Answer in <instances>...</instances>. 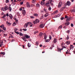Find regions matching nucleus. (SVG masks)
I'll return each instance as SVG.
<instances>
[{"label":"nucleus","instance_id":"obj_1","mask_svg":"<svg viewBox=\"0 0 75 75\" xmlns=\"http://www.w3.org/2000/svg\"><path fill=\"white\" fill-rule=\"evenodd\" d=\"M14 33H16V34L17 35L19 34V36H23V34L21 33H19L18 32H17L16 31H14Z\"/></svg>","mask_w":75,"mask_h":75},{"label":"nucleus","instance_id":"obj_2","mask_svg":"<svg viewBox=\"0 0 75 75\" xmlns=\"http://www.w3.org/2000/svg\"><path fill=\"white\" fill-rule=\"evenodd\" d=\"M39 21L38 20V19H36L33 22V23L34 24H35L37 23H39Z\"/></svg>","mask_w":75,"mask_h":75},{"label":"nucleus","instance_id":"obj_3","mask_svg":"<svg viewBox=\"0 0 75 75\" xmlns=\"http://www.w3.org/2000/svg\"><path fill=\"white\" fill-rule=\"evenodd\" d=\"M44 11L45 12V13H46V14L44 15V17H47L48 16V15L47 14V13H48V12L46 10H44Z\"/></svg>","mask_w":75,"mask_h":75},{"label":"nucleus","instance_id":"obj_4","mask_svg":"<svg viewBox=\"0 0 75 75\" xmlns=\"http://www.w3.org/2000/svg\"><path fill=\"white\" fill-rule=\"evenodd\" d=\"M44 26H45L44 24H42L40 25H39V27H40V28H43L44 27Z\"/></svg>","mask_w":75,"mask_h":75},{"label":"nucleus","instance_id":"obj_5","mask_svg":"<svg viewBox=\"0 0 75 75\" xmlns=\"http://www.w3.org/2000/svg\"><path fill=\"white\" fill-rule=\"evenodd\" d=\"M22 14L23 15V16H24V15L25 14V10H23L22 11Z\"/></svg>","mask_w":75,"mask_h":75},{"label":"nucleus","instance_id":"obj_6","mask_svg":"<svg viewBox=\"0 0 75 75\" xmlns=\"http://www.w3.org/2000/svg\"><path fill=\"white\" fill-rule=\"evenodd\" d=\"M61 6H62V2H60L59 4V5H58V7L59 8V7H61Z\"/></svg>","mask_w":75,"mask_h":75},{"label":"nucleus","instance_id":"obj_7","mask_svg":"<svg viewBox=\"0 0 75 75\" xmlns=\"http://www.w3.org/2000/svg\"><path fill=\"white\" fill-rule=\"evenodd\" d=\"M24 37H26V38L28 39L29 38H30V36H29V35H24Z\"/></svg>","mask_w":75,"mask_h":75},{"label":"nucleus","instance_id":"obj_8","mask_svg":"<svg viewBox=\"0 0 75 75\" xmlns=\"http://www.w3.org/2000/svg\"><path fill=\"white\" fill-rule=\"evenodd\" d=\"M32 24V23L31 22H28L25 24V25H30V24Z\"/></svg>","mask_w":75,"mask_h":75},{"label":"nucleus","instance_id":"obj_9","mask_svg":"<svg viewBox=\"0 0 75 75\" xmlns=\"http://www.w3.org/2000/svg\"><path fill=\"white\" fill-rule=\"evenodd\" d=\"M39 33V31L38 30L35 31L34 32V35L36 34H38Z\"/></svg>","mask_w":75,"mask_h":75},{"label":"nucleus","instance_id":"obj_10","mask_svg":"<svg viewBox=\"0 0 75 75\" xmlns=\"http://www.w3.org/2000/svg\"><path fill=\"white\" fill-rule=\"evenodd\" d=\"M67 19H66V22H69L70 20V17H69L68 18H67Z\"/></svg>","mask_w":75,"mask_h":75},{"label":"nucleus","instance_id":"obj_11","mask_svg":"<svg viewBox=\"0 0 75 75\" xmlns=\"http://www.w3.org/2000/svg\"><path fill=\"white\" fill-rule=\"evenodd\" d=\"M9 16V18H10L11 19H12L13 18V16H12V15L11 14H9V16Z\"/></svg>","mask_w":75,"mask_h":75},{"label":"nucleus","instance_id":"obj_12","mask_svg":"<svg viewBox=\"0 0 75 75\" xmlns=\"http://www.w3.org/2000/svg\"><path fill=\"white\" fill-rule=\"evenodd\" d=\"M43 35V33H42V32H40L39 33V36L40 37H42V36Z\"/></svg>","mask_w":75,"mask_h":75},{"label":"nucleus","instance_id":"obj_13","mask_svg":"<svg viewBox=\"0 0 75 75\" xmlns=\"http://www.w3.org/2000/svg\"><path fill=\"white\" fill-rule=\"evenodd\" d=\"M70 24V23L69 22H66L65 23V25L66 26H67L68 25H69Z\"/></svg>","mask_w":75,"mask_h":75},{"label":"nucleus","instance_id":"obj_14","mask_svg":"<svg viewBox=\"0 0 75 75\" xmlns=\"http://www.w3.org/2000/svg\"><path fill=\"white\" fill-rule=\"evenodd\" d=\"M65 44H67V45H69L70 44V41H67L65 42Z\"/></svg>","mask_w":75,"mask_h":75},{"label":"nucleus","instance_id":"obj_15","mask_svg":"<svg viewBox=\"0 0 75 75\" xmlns=\"http://www.w3.org/2000/svg\"><path fill=\"white\" fill-rule=\"evenodd\" d=\"M53 42H54V43H56L57 42V39L55 38H54V40L53 41Z\"/></svg>","mask_w":75,"mask_h":75},{"label":"nucleus","instance_id":"obj_16","mask_svg":"<svg viewBox=\"0 0 75 75\" xmlns=\"http://www.w3.org/2000/svg\"><path fill=\"white\" fill-rule=\"evenodd\" d=\"M67 4L68 5V6H69V5L71 4L70 2H69V1H67Z\"/></svg>","mask_w":75,"mask_h":75},{"label":"nucleus","instance_id":"obj_17","mask_svg":"<svg viewBox=\"0 0 75 75\" xmlns=\"http://www.w3.org/2000/svg\"><path fill=\"white\" fill-rule=\"evenodd\" d=\"M63 50V48H62L61 49H60V48H58V52H61V50Z\"/></svg>","mask_w":75,"mask_h":75},{"label":"nucleus","instance_id":"obj_18","mask_svg":"<svg viewBox=\"0 0 75 75\" xmlns=\"http://www.w3.org/2000/svg\"><path fill=\"white\" fill-rule=\"evenodd\" d=\"M4 9L5 10H7L8 9V8H7V6H5L4 8H2V9L3 10V9Z\"/></svg>","mask_w":75,"mask_h":75},{"label":"nucleus","instance_id":"obj_19","mask_svg":"<svg viewBox=\"0 0 75 75\" xmlns=\"http://www.w3.org/2000/svg\"><path fill=\"white\" fill-rule=\"evenodd\" d=\"M26 4L27 5V7H30V4L28 2H27Z\"/></svg>","mask_w":75,"mask_h":75},{"label":"nucleus","instance_id":"obj_20","mask_svg":"<svg viewBox=\"0 0 75 75\" xmlns=\"http://www.w3.org/2000/svg\"><path fill=\"white\" fill-rule=\"evenodd\" d=\"M58 12V11H57V10H55V11H54V12H53V14H55L57 13Z\"/></svg>","mask_w":75,"mask_h":75},{"label":"nucleus","instance_id":"obj_21","mask_svg":"<svg viewBox=\"0 0 75 75\" xmlns=\"http://www.w3.org/2000/svg\"><path fill=\"white\" fill-rule=\"evenodd\" d=\"M17 23L16 22H14V23H13V25H12L13 26H15V25H16Z\"/></svg>","mask_w":75,"mask_h":75},{"label":"nucleus","instance_id":"obj_22","mask_svg":"<svg viewBox=\"0 0 75 75\" xmlns=\"http://www.w3.org/2000/svg\"><path fill=\"white\" fill-rule=\"evenodd\" d=\"M33 15H34V16H35L36 17L38 16V14L37 13H34Z\"/></svg>","mask_w":75,"mask_h":75},{"label":"nucleus","instance_id":"obj_23","mask_svg":"<svg viewBox=\"0 0 75 75\" xmlns=\"http://www.w3.org/2000/svg\"><path fill=\"white\" fill-rule=\"evenodd\" d=\"M16 14L18 16H21V15H20V14H19V12H16Z\"/></svg>","mask_w":75,"mask_h":75},{"label":"nucleus","instance_id":"obj_24","mask_svg":"<svg viewBox=\"0 0 75 75\" xmlns=\"http://www.w3.org/2000/svg\"><path fill=\"white\" fill-rule=\"evenodd\" d=\"M73 48H74V47L73 46V45H70V50H71V49H72Z\"/></svg>","mask_w":75,"mask_h":75},{"label":"nucleus","instance_id":"obj_25","mask_svg":"<svg viewBox=\"0 0 75 75\" xmlns=\"http://www.w3.org/2000/svg\"><path fill=\"white\" fill-rule=\"evenodd\" d=\"M28 25H24V28H27L28 27Z\"/></svg>","mask_w":75,"mask_h":75},{"label":"nucleus","instance_id":"obj_26","mask_svg":"<svg viewBox=\"0 0 75 75\" xmlns=\"http://www.w3.org/2000/svg\"><path fill=\"white\" fill-rule=\"evenodd\" d=\"M7 34H3V37H6L7 36Z\"/></svg>","mask_w":75,"mask_h":75},{"label":"nucleus","instance_id":"obj_27","mask_svg":"<svg viewBox=\"0 0 75 75\" xmlns=\"http://www.w3.org/2000/svg\"><path fill=\"white\" fill-rule=\"evenodd\" d=\"M62 28V25H60L58 29H61Z\"/></svg>","mask_w":75,"mask_h":75},{"label":"nucleus","instance_id":"obj_28","mask_svg":"<svg viewBox=\"0 0 75 75\" xmlns=\"http://www.w3.org/2000/svg\"><path fill=\"white\" fill-rule=\"evenodd\" d=\"M44 4V2L43 1H41V5H43Z\"/></svg>","mask_w":75,"mask_h":75},{"label":"nucleus","instance_id":"obj_29","mask_svg":"<svg viewBox=\"0 0 75 75\" xmlns=\"http://www.w3.org/2000/svg\"><path fill=\"white\" fill-rule=\"evenodd\" d=\"M46 6H50V3H47L46 4Z\"/></svg>","mask_w":75,"mask_h":75},{"label":"nucleus","instance_id":"obj_30","mask_svg":"<svg viewBox=\"0 0 75 75\" xmlns=\"http://www.w3.org/2000/svg\"><path fill=\"white\" fill-rule=\"evenodd\" d=\"M0 28H5V27H4V25H1V26H0Z\"/></svg>","mask_w":75,"mask_h":75},{"label":"nucleus","instance_id":"obj_31","mask_svg":"<svg viewBox=\"0 0 75 75\" xmlns=\"http://www.w3.org/2000/svg\"><path fill=\"white\" fill-rule=\"evenodd\" d=\"M69 35H67V37L66 38V39L67 40H69Z\"/></svg>","mask_w":75,"mask_h":75},{"label":"nucleus","instance_id":"obj_32","mask_svg":"<svg viewBox=\"0 0 75 75\" xmlns=\"http://www.w3.org/2000/svg\"><path fill=\"white\" fill-rule=\"evenodd\" d=\"M6 15L5 14H4L3 15V17H2V18H5L6 17Z\"/></svg>","mask_w":75,"mask_h":75},{"label":"nucleus","instance_id":"obj_33","mask_svg":"<svg viewBox=\"0 0 75 75\" xmlns=\"http://www.w3.org/2000/svg\"><path fill=\"white\" fill-rule=\"evenodd\" d=\"M22 29L23 30V31H27V29L26 28L23 29Z\"/></svg>","mask_w":75,"mask_h":75},{"label":"nucleus","instance_id":"obj_34","mask_svg":"<svg viewBox=\"0 0 75 75\" xmlns=\"http://www.w3.org/2000/svg\"><path fill=\"white\" fill-rule=\"evenodd\" d=\"M17 30H18V29L16 28H14V31H17Z\"/></svg>","mask_w":75,"mask_h":75},{"label":"nucleus","instance_id":"obj_35","mask_svg":"<svg viewBox=\"0 0 75 75\" xmlns=\"http://www.w3.org/2000/svg\"><path fill=\"white\" fill-rule=\"evenodd\" d=\"M0 54L3 55H4V54H5V53H4V52H1L0 53Z\"/></svg>","mask_w":75,"mask_h":75},{"label":"nucleus","instance_id":"obj_36","mask_svg":"<svg viewBox=\"0 0 75 75\" xmlns=\"http://www.w3.org/2000/svg\"><path fill=\"white\" fill-rule=\"evenodd\" d=\"M44 40L46 39V37L45 34L44 35Z\"/></svg>","mask_w":75,"mask_h":75},{"label":"nucleus","instance_id":"obj_37","mask_svg":"<svg viewBox=\"0 0 75 75\" xmlns=\"http://www.w3.org/2000/svg\"><path fill=\"white\" fill-rule=\"evenodd\" d=\"M70 11L71 12H75V10H70Z\"/></svg>","mask_w":75,"mask_h":75},{"label":"nucleus","instance_id":"obj_38","mask_svg":"<svg viewBox=\"0 0 75 75\" xmlns=\"http://www.w3.org/2000/svg\"><path fill=\"white\" fill-rule=\"evenodd\" d=\"M49 39L50 40H51V39H52V37H51V35H49Z\"/></svg>","mask_w":75,"mask_h":75},{"label":"nucleus","instance_id":"obj_39","mask_svg":"<svg viewBox=\"0 0 75 75\" xmlns=\"http://www.w3.org/2000/svg\"><path fill=\"white\" fill-rule=\"evenodd\" d=\"M25 8L24 7H21V8L19 9V10H22V9H24Z\"/></svg>","mask_w":75,"mask_h":75},{"label":"nucleus","instance_id":"obj_40","mask_svg":"<svg viewBox=\"0 0 75 75\" xmlns=\"http://www.w3.org/2000/svg\"><path fill=\"white\" fill-rule=\"evenodd\" d=\"M30 46V44L29 43L28 44V47H29Z\"/></svg>","mask_w":75,"mask_h":75},{"label":"nucleus","instance_id":"obj_41","mask_svg":"<svg viewBox=\"0 0 75 75\" xmlns=\"http://www.w3.org/2000/svg\"><path fill=\"white\" fill-rule=\"evenodd\" d=\"M49 3H51L52 2V0H49L48 1Z\"/></svg>","mask_w":75,"mask_h":75},{"label":"nucleus","instance_id":"obj_42","mask_svg":"<svg viewBox=\"0 0 75 75\" xmlns=\"http://www.w3.org/2000/svg\"><path fill=\"white\" fill-rule=\"evenodd\" d=\"M60 16V15L59 14V15H57V16H55V17H58Z\"/></svg>","mask_w":75,"mask_h":75},{"label":"nucleus","instance_id":"obj_43","mask_svg":"<svg viewBox=\"0 0 75 75\" xmlns=\"http://www.w3.org/2000/svg\"><path fill=\"white\" fill-rule=\"evenodd\" d=\"M62 48H65V49L67 48V47H65V46H62Z\"/></svg>","mask_w":75,"mask_h":75},{"label":"nucleus","instance_id":"obj_44","mask_svg":"<svg viewBox=\"0 0 75 75\" xmlns=\"http://www.w3.org/2000/svg\"><path fill=\"white\" fill-rule=\"evenodd\" d=\"M30 18H34V17L33 16H30Z\"/></svg>","mask_w":75,"mask_h":75},{"label":"nucleus","instance_id":"obj_45","mask_svg":"<svg viewBox=\"0 0 75 75\" xmlns=\"http://www.w3.org/2000/svg\"><path fill=\"white\" fill-rule=\"evenodd\" d=\"M3 29V30L4 31H6V28H1Z\"/></svg>","mask_w":75,"mask_h":75},{"label":"nucleus","instance_id":"obj_46","mask_svg":"<svg viewBox=\"0 0 75 75\" xmlns=\"http://www.w3.org/2000/svg\"><path fill=\"white\" fill-rule=\"evenodd\" d=\"M7 24H8V25H11V23H10L9 22L7 23Z\"/></svg>","mask_w":75,"mask_h":75},{"label":"nucleus","instance_id":"obj_47","mask_svg":"<svg viewBox=\"0 0 75 75\" xmlns=\"http://www.w3.org/2000/svg\"><path fill=\"white\" fill-rule=\"evenodd\" d=\"M15 21H16L15 22H14L17 23L18 21V19H16V18H15Z\"/></svg>","mask_w":75,"mask_h":75},{"label":"nucleus","instance_id":"obj_48","mask_svg":"<svg viewBox=\"0 0 75 75\" xmlns=\"http://www.w3.org/2000/svg\"><path fill=\"white\" fill-rule=\"evenodd\" d=\"M49 42V39L45 40V42Z\"/></svg>","mask_w":75,"mask_h":75},{"label":"nucleus","instance_id":"obj_49","mask_svg":"<svg viewBox=\"0 0 75 75\" xmlns=\"http://www.w3.org/2000/svg\"><path fill=\"white\" fill-rule=\"evenodd\" d=\"M36 6L37 7H40V4H36Z\"/></svg>","mask_w":75,"mask_h":75},{"label":"nucleus","instance_id":"obj_50","mask_svg":"<svg viewBox=\"0 0 75 75\" xmlns=\"http://www.w3.org/2000/svg\"><path fill=\"white\" fill-rule=\"evenodd\" d=\"M25 39H23V40H24V41L26 42L27 41V40Z\"/></svg>","mask_w":75,"mask_h":75},{"label":"nucleus","instance_id":"obj_51","mask_svg":"<svg viewBox=\"0 0 75 75\" xmlns=\"http://www.w3.org/2000/svg\"><path fill=\"white\" fill-rule=\"evenodd\" d=\"M66 7H62L61 8H62V10H63L64 9H65V8Z\"/></svg>","mask_w":75,"mask_h":75},{"label":"nucleus","instance_id":"obj_52","mask_svg":"<svg viewBox=\"0 0 75 75\" xmlns=\"http://www.w3.org/2000/svg\"><path fill=\"white\" fill-rule=\"evenodd\" d=\"M69 17H68L67 15L65 16V18H68Z\"/></svg>","mask_w":75,"mask_h":75},{"label":"nucleus","instance_id":"obj_53","mask_svg":"<svg viewBox=\"0 0 75 75\" xmlns=\"http://www.w3.org/2000/svg\"><path fill=\"white\" fill-rule=\"evenodd\" d=\"M35 1H36V0H33L32 1V3H35Z\"/></svg>","mask_w":75,"mask_h":75},{"label":"nucleus","instance_id":"obj_54","mask_svg":"<svg viewBox=\"0 0 75 75\" xmlns=\"http://www.w3.org/2000/svg\"><path fill=\"white\" fill-rule=\"evenodd\" d=\"M26 38L25 37H21V38H22V39H25Z\"/></svg>","mask_w":75,"mask_h":75},{"label":"nucleus","instance_id":"obj_55","mask_svg":"<svg viewBox=\"0 0 75 75\" xmlns=\"http://www.w3.org/2000/svg\"><path fill=\"white\" fill-rule=\"evenodd\" d=\"M6 3H8V2H9V1H8V0H6Z\"/></svg>","mask_w":75,"mask_h":75},{"label":"nucleus","instance_id":"obj_56","mask_svg":"<svg viewBox=\"0 0 75 75\" xmlns=\"http://www.w3.org/2000/svg\"><path fill=\"white\" fill-rule=\"evenodd\" d=\"M10 37H11V38H13V35L11 34H10Z\"/></svg>","mask_w":75,"mask_h":75},{"label":"nucleus","instance_id":"obj_57","mask_svg":"<svg viewBox=\"0 0 75 75\" xmlns=\"http://www.w3.org/2000/svg\"><path fill=\"white\" fill-rule=\"evenodd\" d=\"M69 32H70L69 30H68L67 31V33H69Z\"/></svg>","mask_w":75,"mask_h":75},{"label":"nucleus","instance_id":"obj_58","mask_svg":"<svg viewBox=\"0 0 75 75\" xmlns=\"http://www.w3.org/2000/svg\"><path fill=\"white\" fill-rule=\"evenodd\" d=\"M60 20H64V17H62L60 18Z\"/></svg>","mask_w":75,"mask_h":75},{"label":"nucleus","instance_id":"obj_59","mask_svg":"<svg viewBox=\"0 0 75 75\" xmlns=\"http://www.w3.org/2000/svg\"><path fill=\"white\" fill-rule=\"evenodd\" d=\"M74 26V24H73L72 23H71V27H73Z\"/></svg>","mask_w":75,"mask_h":75},{"label":"nucleus","instance_id":"obj_60","mask_svg":"<svg viewBox=\"0 0 75 75\" xmlns=\"http://www.w3.org/2000/svg\"><path fill=\"white\" fill-rule=\"evenodd\" d=\"M33 24L30 25H29V27H33Z\"/></svg>","mask_w":75,"mask_h":75},{"label":"nucleus","instance_id":"obj_61","mask_svg":"<svg viewBox=\"0 0 75 75\" xmlns=\"http://www.w3.org/2000/svg\"><path fill=\"white\" fill-rule=\"evenodd\" d=\"M6 15L7 17H8V16H9V15H8V13H6Z\"/></svg>","mask_w":75,"mask_h":75},{"label":"nucleus","instance_id":"obj_62","mask_svg":"<svg viewBox=\"0 0 75 75\" xmlns=\"http://www.w3.org/2000/svg\"><path fill=\"white\" fill-rule=\"evenodd\" d=\"M35 45L36 46L38 45V42H36V43H35Z\"/></svg>","mask_w":75,"mask_h":75},{"label":"nucleus","instance_id":"obj_63","mask_svg":"<svg viewBox=\"0 0 75 75\" xmlns=\"http://www.w3.org/2000/svg\"><path fill=\"white\" fill-rule=\"evenodd\" d=\"M20 4H21V5H22L23 4V2H20Z\"/></svg>","mask_w":75,"mask_h":75},{"label":"nucleus","instance_id":"obj_64","mask_svg":"<svg viewBox=\"0 0 75 75\" xmlns=\"http://www.w3.org/2000/svg\"><path fill=\"white\" fill-rule=\"evenodd\" d=\"M8 10H11V8L10 7H9L8 8Z\"/></svg>","mask_w":75,"mask_h":75}]
</instances>
